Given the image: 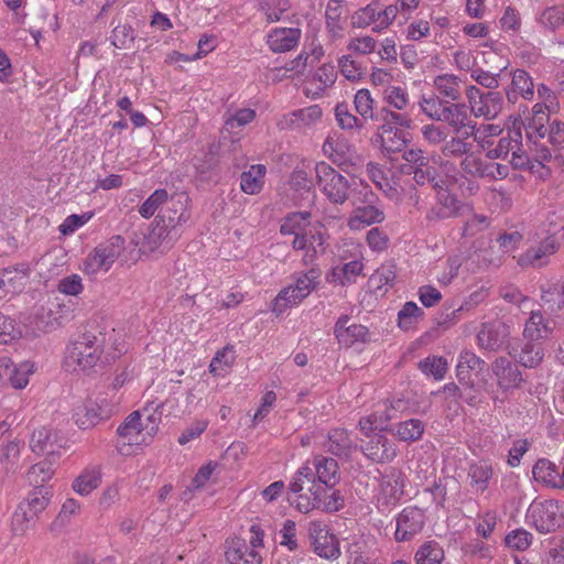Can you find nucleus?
Listing matches in <instances>:
<instances>
[{
    "label": "nucleus",
    "mask_w": 564,
    "mask_h": 564,
    "mask_svg": "<svg viewBox=\"0 0 564 564\" xmlns=\"http://www.w3.org/2000/svg\"><path fill=\"white\" fill-rule=\"evenodd\" d=\"M322 108L318 105H313L306 108L295 110L291 113V123L296 127L310 126L322 117Z\"/></svg>",
    "instance_id": "c03bdc74"
},
{
    "label": "nucleus",
    "mask_w": 564,
    "mask_h": 564,
    "mask_svg": "<svg viewBox=\"0 0 564 564\" xmlns=\"http://www.w3.org/2000/svg\"><path fill=\"white\" fill-rule=\"evenodd\" d=\"M359 427L361 433L366 437H371L373 433H381L389 430L387 423H384V419L382 415H378L377 413L370 414L368 416H364L359 420Z\"/></svg>",
    "instance_id": "864d4df0"
},
{
    "label": "nucleus",
    "mask_w": 564,
    "mask_h": 564,
    "mask_svg": "<svg viewBox=\"0 0 564 564\" xmlns=\"http://www.w3.org/2000/svg\"><path fill=\"white\" fill-rule=\"evenodd\" d=\"M70 314L69 306L55 301H48L41 305L33 317L35 328L43 333H48L61 326Z\"/></svg>",
    "instance_id": "9b49d317"
},
{
    "label": "nucleus",
    "mask_w": 564,
    "mask_h": 564,
    "mask_svg": "<svg viewBox=\"0 0 564 564\" xmlns=\"http://www.w3.org/2000/svg\"><path fill=\"white\" fill-rule=\"evenodd\" d=\"M389 432L393 433L403 442H415L420 440L424 433V423L419 419H410L389 427Z\"/></svg>",
    "instance_id": "c756f323"
},
{
    "label": "nucleus",
    "mask_w": 564,
    "mask_h": 564,
    "mask_svg": "<svg viewBox=\"0 0 564 564\" xmlns=\"http://www.w3.org/2000/svg\"><path fill=\"white\" fill-rule=\"evenodd\" d=\"M265 166L262 164L252 165L248 171L241 174L240 187L246 194H257L262 189Z\"/></svg>",
    "instance_id": "7c9ffc66"
},
{
    "label": "nucleus",
    "mask_w": 564,
    "mask_h": 564,
    "mask_svg": "<svg viewBox=\"0 0 564 564\" xmlns=\"http://www.w3.org/2000/svg\"><path fill=\"white\" fill-rule=\"evenodd\" d=\"M532 474L535 481L542 482L547 487L561 488V485H563L556 465L546 458H540L534 464Z\"/></svg>",
    "instance_id": "cd10ccee"
},
{
    "label": "nucleus",
    "mask_w": 564,
    "mask_h": 564,
    "mask_svg": "<svg viewBox=\"0 0 564 564\" xmlns=\"http://www.w3.org/2000/svg\"><path fill=\"white\" fill-rule=\"evenodd\" d=\"M235 361V351L231 346H226L218 350L209 364V372L214 376H219L220 370L231 367Z\"/></svg>",
    "instance_id": "3c124183"
},
{
    "label": "nucleus",
    "mask_w": 564,
    "mask_h": 564,
    "mask_svg": "<svg viewBox=\"0 0 564 564\" xmlns=\"http://www.w3.org/2000/svg\"><path fill=\"white\" fill-rule=\"evenodd\" d=\"M505 542L511 549L524 551L532 543V534L524 529H517L506 535Z\"/></svg>",
    "instance_id": "e2e57ef3"
},
{
    "label": "nucleus",
    "mask_w": 564,
    "mask_h": 564,
    "mask_svg": "<svg viewBox=\"0 0 564 564\" xmlns=\"http://www.w3.org/2000/svg\"><path fill=\"white\" fill-rule=\"evenodd\" d=\"M384 153H398L401 152L403 154L404 150H409L406 148L408 139L405 133L401 130H395L393 134L380 140L378 142Z\"/></svg>",
    "instance_id": "5fc2aeb1"
},
{
    "label": "nucleus",
    "mask_w": 564,
    "mask_h": 564,
    "mask_svg": "<svg viewBox=\"0 0 564 564\" xmlns=\"http://www.w3.org/2000/svg\"><path fill=\"white\" fill-rule=\"evenodd\" d=\"M419 368L424 373L432 375L434 379L441 380L447 371V361L443 357H429L420 361Z\"/></svg>",
    "instance_id": "bf43d9fd"
},
{
    "label": "nucleus",
    "mask_w": 564,
    "mask_h": 564,
    "mask_svg": "<svg viewBox=\"0 0 564 564\" xmlns=\"http://www.w3.org/2000/svg\"><path fill=\"white\" fill-rule=\"evenodd\" d=\"M373 102L368 89H359L355 95V109L364 119H375Z\"/></svg>",
    "instance_id": "4d7b16f0"
},
{
    "label": "nucleus",
    "mask_w": 564,
    "mask_h": 564,
    "mask_svg": "<svg viewBox=\"0 0 564 564\" xmlns=\"http://www.w3.org/2000/svg\"><path fill=\"white\" fill-rule=\"evenodd\" d=\"M440 121L446 122L456 134L469 138L476 133V122L470 117L469 108L465 104H446Z\"/></svg>",
    "instance_id": "9d476101"
},
{
    "label": "nucleus",
    "mask_w": 564,
    "mask_h": 564,
    "mask_svg": "<svg viewBox=\"0 0 564 564\" xmlns=\"http://www.w3.org/2000/svg\"><path fill=\"white\" fill-rule=\"evenodd\" d=\"M167 192L164 188H159L154 191L140 206L139 213L143 218H150L154 215V213L162 206H164L167 200Z\"/></svg>",
    "instance_id": "de8ad7c7"
},
{
    "label": "nucleus",
    "mask_w": 564,
    "mask_h": 564,
    "mask_svg": "<svg viewBox=\"0 0 564 564\" xmlns=\"http://www.w3.org/2000/svg\"><path fill=\"white\" fill-rule=\"evenodd\" d=\"M20 447L17 442H9L0 454V463L3 465L7 474L14 473L18 468Z\"/></svg>",
    "instance_id": "052dcab7"
},
{
    "label": "nucleus",
    "mask_w": 564,
    "mask_h": 564,
    "mask_svg": "<svg viewBox=\"0 0 564 564\" xmlns=\"http://www.w3.org/2000/svg\"><path fill=\"white\" fill-rule=\"evenodd\" d=\"M402 159L405 163L401 165V172L405 175L412 174L417 185L430 184L433 188L445 185V181L440 176L437 167L432 164L430 155L422 149L411 148L404 150Z\"/></svg>",
    "instance_id": "7ed1b4c3"
},
{
    "label": "nucleus",
    "mask_w": 564,
    "mask_h": 564,
    "mask_svg": "<svg viewBox=\"0 0 564 564\" xmlns=\"http://www.w3.org/2000/svg\"><path fill=\"white\" fill-rule=\"evenodd\" d=\"M360 194L362 195V206H357L348 219V226L352 230H360L373 224H381L386 216L382 209L375 204L378 196L372 192L369 185H360Z\"/></svg>",
    "instance_id": "0eeeda50"
},
{
    "label": "nucleus",
    "mask_w": 564,
    "mask_h": 564,
    "mask_svg": "<svg viewBox=\"0 0 564 564\" xmlns=\"http://www.w3.org/2000/svg\"><path fill=\"white\" fill-rule=\"evenodd\" d=\"M259 8L265 13L269 22H276L291 4L289 0H259Z\"/></svg>",
    "instance_id": "8fccbe9b"
},
{
    "label": "nucleus",
    "mask_w": 564,
    "mask_h": 564,
    "mask_svg": "<svg viewBox=\"0 0 564 564\" xmlns=\"http://www.w3.org/2000/svg\"><path fill=\"white\" fill-rule=\"evenodd\" d=\"M539 23L554 32L564 24V8L552 6L544 9L539 18Z\"/></svg>",
    "instance_id": "49530a36"
},
{
    "label": "nucleus",
    "mask_w": 564,
    "mask_h": 564,
    "mask_svg": "<svg viewBox=\"0 0 564 564\" xmlns=\"http://www.w3.org/2000/svg\"><path fill=\"white\" fill-rule=\"evenodd\" d=\"M24 273L18 269L7 268L0 271V297L19 291Z\"/></svg>",
    "instance_id": "a19ab883"
},
{
    "label": "nucleus",
    "mask_w": 564,
    "mask_h": 564,
    "mask_svg": "<svg viewBox=\"0 0 564 564\" xmlns=\"http://www.w3.org/2000/svg\"><path fill=\"white\" fill-rule=\"evenodd\" d=\"M380 486L383 495L390 499L399 500L403 495V481L399 474L383 477Z\"/></svg>",
    "instance_id": "680f3d73"
},
{
    "label": "nucleus",
    "mask_w": 564,
    "mask_h": 564,
    "mask_svg": "<svg viewBox=\"0 0 564 564\" xmlns=\"http://www.w3.org/2000/svg\"><path fill=\"white\" fill-rule=\"evenodd\" d=\"M468 476L470 477L471 487L477 491L484 492L494 476V469L487 462H478L470 465Z\"/></svg>",
    "instance_id": "72a5a7b5"
},
{
    "label": "nucleus",
    "mask_w": 564,
    "mask_h": 564,
    "mask_svg": "<svg viewBox=\"0 0 564 564\" xmlns=\"http://www.w3.org/2000/svg\"><path fill=\"white\" fill-rule=\"evenodd\" d=\"M459 78L455 75H438L434 79V87L444 100H458L460 98Z\"/></svg>",
    "instance_id": "c9c22d12"
},
{
    "label": "nucleus",
    "mask_w": 564,
    "mask_h": 564,
    "mask_svg": "<svg viewBox=\"0 0 564 564\" xmlns=\"http://www.w3.org/2000/svg\"><path fill=\"white\" fill-rule=\"evenodd\" d=\"M522 240L523 235L518 230L505 231L502 234H499L498 237L496 238L499 248L503 252H510L518 249Z\"/></svg>",
    "instance_id": "774afa93"
},
{
    "label": "nucleus",
    "mask_w": 564,
    "mask_h": 564,
    "mask_svg": "<svg viewBox=\"0 0 564 564\" xmlns=\"http://www.w3.org/2000/svg\"><path fill=\"white\" fill-rule=\"evenodd\" d=\"M317 185L322 193L333 204L343 205L349 196L348 180L326 162L315 165Z\"/></svg>",
    "instance_id": "20e7f679"
},
{
    "label": "nucleus",
    "mask_w": 564,
    "mask_h": 564,
    "mask_svg": "<svg viewBox=\"0 0 564 564\" xmlns=\"http://www.w3.org/2000/svg\"><path fill=\"white\" fill-rule=\"evenodd\" d=\"M180 237L177 227H170L167 224L155 219V225L149 234V240L153 245H172Z\"/></svg>",
    "instance_id": "e433bc0d"
},
{
    "label": "nucleus",
    "mask_w": 564,
    "mask_h": 564,
    "mask_svg": "<svg viewBox=\"0 0 564 564\" xmlns=\"http://www.w3.org/2000/svg\"><path fill=\"white\" fill-rule=\"evenodd\" d=\"M101 484L99 468H86L73 482V489L80 496H87Z\"/></svg>",
    "instance_id": "473e14b6"
},
{
    "label": "nucleus",
    "mask_w": 564,
    "mask_h": 564,
    "mask_svg": "<svg viewBox=\"0 0 564 564\" xmlns=\"http://www.w3.org/2000/svg\"><path fill=\"white\" fill-rule=\"evenodd\" d=\"M487 167L488 162L474 153H468L460 162L463 173L470 177L487 178Z\"/></svg>",
    "instance_id": "79ce46f5"
},
{
    "label": "nucleus",
    "mask_w": 564,
    "mask_h": 564,
    "mask_svg": "<svg viewBox=\"0 0 564 564\" xmlns=\"http://www.w3.org/2000/svg\"><path fill=\"white\" fill-rule=\"evenodd\" d=\"M425 524V514L417 507L404 508L397 518L394 539L398 542L411 540L420 533Z\"/></svg>",
    "instance_id": "4468645a"
},
{
    "label": "nucleus",
    "mask_w": 564,
    "mask_h": 564,
    "mask_svg": "<svg viewBox=\"0 0 564 564\" xmlns=\"http://www.w3.org/2000/svg\"><path fill=\"white\" fill-rule=\"evenodd\" d=\"M423 315V310L414 302H406L398 313V324L402 329L408 330Z\"/></svg>",
    "instance_id": "603ef678"
},
{
    "label": "nucleus",
    "mask_w": 564,
    "mask_h": 564,
    "mask_svg": "<svg viewBox=\"0 0 564 564\" xmlns=\"http://www.w3.org/2000/svg\"><path fill=\"white\" fill-rule=\"evenodd\" d=\"M510 326L505 322L496 319L482 323L477 334L478 346L487 351L498 352L509 349Z\"/></svg>",
    "instance_id": "6e6552de"
},
{
    "label": "nucleus",
    "mask_w": 564,
    "mask_h": 564,
    "mask_svg": "<svg viewBox=\"0 0 564 564\" xmlns=\"http://www.w3.org/2000/svg\"><path fill=\"white\" fill-rule=\"evenodd\" d=\"M350 317L348 315H341L335 326L334 335L340 345L350 347L357 341H367L369 330L366 326L360 324H350L348 322Z\"/></svg>",
    "instance_id": "aec40b11"
},
{
    "label": "nucleus",
    "mask_w": 564,
    "mask_h": 564,
    "mask_svg": "<svg viewBox=\"0 0 564 564\" xmlns=\"http://www.w3.org/2000/svg\"><path fill=\"white\" fill-rule=\"evenodd\" d=\"M123 249L124 239L119 235L111 237L104 243H99L85 259L84 271L87 274L109 271L116 260L121 256Z\"/></svg>",
    "instance_id": "39448f33"
},
{
    "label": "nucleus",
    "mask_w": 564,
    "mask_h": 564,
    "mask_svg": "<svg viewBox=\"0 0 564 564\" xmlns=\"http://www.w3.org/2000/svg\"><path fill=\"white\" fill-rule=\"evenodd\" d=\"M289 183L297 192H311L314 187L313 178L303 169H295L291 173Z\"/></svg>",
    "instance_id": "338daca9"
},
{
    "label": "nucleus",
    "mask_w": 564,
    "mask_h": 564,
    "mask_svg": "<svg viewBox=\"0 0 564 564\" xmlns=\"http://www.w3.org/2000/svg\"><path fill=\"white\" fill-rule=\"evenodd\" d=\"M308 536L314 546V552L324 558L336 560L340 555L338 539L329 532L327 525L322 521L310 523Z\"/></svg>",
    "instance_id": "1a4fd4ad"
},
{
    "label": "nucleus",
    "mask_w": 564,
    "mask_h": 564,
    "mask_svg": "<svg viewBox=\"0 0 564 564\" xmlns=\"http://www.w3.org/2000/svg\"><path fill=\"white\" fill-rule=\"evenodd\" d=\"M474 115L476 117H485L486 119L496 118L503 108V97L500 91L489 90L482 94L477 101Z\"/></svg>",
    "instance_id": "bb28decb"
},
{
    "label": "nucleus",
    "mask_w": 564,
    "mask_h": 564,
    "mask_svg": "<svg viewBox=\"0 0 564 564\" xmlns=\"http://www.w3.org/2000/svg\"><path fill=\"white\" fill-rule=\"evenodd\" d=\"M339 467L336 459L322 455L313 459V473L317 484L337 485L340 480Z\"/></svg>",
    "instance_id": "a878e982"
},
{
    "label": "nucleus",
    "mask_w": 564,
    "mask_h": 564,
    "mask_svg": "<svg viewBox=\"0 0 564 564\" xmlns=\"http://www.w3.org/2000/svg\"><path fill=\"white\" fill-rule=\"evenodd\" d=\"M315 474L310 466L301 467L290 484V490L294 494L301 492L305 487L316 485Z\"/></svg>",
    "instance_id": "13d9d810"
},
{
    "label": "nucleus",
    "mask_w": 564,
    "mask_h": 564,
    "mask_svg": "<svg viewBox=\"0 0 564 564\" xmlns=\"http://www.w3.org/2000/svg\"><path fill=\"white\" fill-rule=\"evenodd\" d=\"M397 278V267L394 262H386L378 268L369 278V283L381 290L384 285H392Z\"/></svg>",
    "instance_id": "37998d69"
},
{
    "label": "nucleus",
    "mask_w": 564,
    "mask_h": 564,
    "mask_svg": "<svg viewBox=\"0 0 564 564\" xmlns=\"http://www.w3.org/2000/svg\"><path fill=\"white\" fill-rule=\"evenodd\" d=\"M52 490L46 486L34 487L17 507L11 528L14 535L23 536L33 529L41 514L47 508L52 499Z\"/></svg>",
    "instance_id": "f03ea898"
},
{
    "label": "nucleus",
    "mask_w": 564,
    "mask_h": 564,
    "mask_svg": "<svg viewBox=\"0 0 564 564\" xmlns=\"http://www.w3.org/2000/svg\"><path fill=\"white\" fill-rule=\"evenodd\" d=\"M53 462H55V459L47 457L34 464L28 473L30 484L34 485V487L45 486V482H47L54 474Z\"/></svg>",
    "instance_id": "ea45409f"
},
{
    "label": "nucleus",
    "mask_w": 564,
    "mask_h": 564,
    "mask_svg": "<svg viewBox=\"0 0 564 564\" xmlns=\"http://www.w3.org/2000/svg\"><path fill=\"white\" fill-rule=\"evenodd\" d=\"M546 123H550L549 112H541L540 115L531 113L530 117L525 118L523 126L528 139H544L547 132Z\"/></svg>",
    "instance_id": "58836bf2"
},
{
    "label": "nucleus",
    "mask_w": 564,
    "mask_h": 564,
    "mask_svg": "<svg viewBox=\"0 0 564 564\" xmlns=\"http://www.w3.org/2000/svg\"><path fill=\"white\" fill-rule=\"evenodd\" d=\"M187 202L188 196L184 193L175 194L171 197L167 196V200L160 209L155 219L167 224L170 227L178 228L180 225L186 223L189 218Z\"/></svg>",
    "instance_id": "2eb2a0df"
},
{
    "label": "nucleus",
    "mask_w": 564,
    "mask_h": 564,
    "mask_svg": "<svg viewBox=\"0 0 564 564\" xmlns=\"http://www.w3.org/2000/svg\"><path fill=\"white\" fill-rule=\"evenodd\" d=\"M301 37V30L297 28L274 29L268 35V45L274 53H283L293 50Z\"/></svg>",
    "instance_id": "b1692460"
},
{
    "label": "nucleus",
    "mask_w": 564,
    "mask_h": 564,
    "mask_svg": "<svg viewBox=\"0 0 564 564\" xmlns=\"http://www.w3.org/2000/svg\"><path fill=\"white\" fill-rule=\"evenodd\" d=\"M560 243L553 237H546L538 246L530 247L518 258L521 268L541 269L550 263V257L557 252Z\"/></svg>",
    "instance_id": "ddd939ff"
},
{
    "label": "nucleus",
    "mask_w": 564,
    "mask_h": 564,
    "mask_svg": "<svg viewBox=\"0 0 564 564\" xmlns=\"http://www.w3.org/2000/svg\"><path fill=\"white\" fill-rule=\"evenodd\" d=\"M335 118L338 126L344 130L362 129L360 119L352 115L347 102H339L335 107Z\"/></svg>",
    "instance_id": "a18cd8bd"
},
{
    "label": "nucleus",
    "mask_w": 564,
    "mask_h": 564,
    "mask_svg": "<svg viewBox=\"0 0 564 564\" xmlns=\"http://www.w3.org/2000/svg\"><path fill=\"white\" fill-rule=\"evenodd\" d=\"M74 416L76 424L80 429L86 430L108 419L110 416V410L89 400L77 409Z\"/></svg>",
    "instance_id": "393cba45"
},
{
    "label": "nucleus",
    "mask_w": 564,
    "mask_h": 564,
    "mask_svg": "<svg viewBox=\"0 0 564 564\" xmlns=\"http://www.w3.org/2000/svg\"><path fill=\"white\" fill-rule=\"evenodd\" d=\"M446 104H448V100L441 99L438 96H432L430 98L423 96L420 101V107L423 113L429 118L440 121Z\"/></svg>",
    "instance_id": "6e6d98bb"
},
{
    "label": "nucleus",
    "mask_w": 564,
    "mask_h": 564,
    "mask_svg": "<svg viewBox=\"0 0 564 564\" xmlns=\"http://www.w3.org/2000/svg\"><path fill=\"white\" fill-rule=\"evenodd\" d=\"M227 543L225 555L229 564H261V555L257 550L251 549L246 540L234 538Z\"/></svg>",
    "instance_id": "412c9836"
},
{
    "label": "nucleus",
    "mask_w": 564,
    "mask_h": 564,
    "mask_svg": "<svg viewBox=\"0 0 564 564\" xmlns=\"http://www.w3.org/2000/svg\"><path fill=\"white\" fill-rule=\"evenodd\" d=\"M324 447L329 454L347 460L352 452L358 449V444L351 438L347 430L333 429L328 433Z\"/></svg>",
    "instance_id": "6ab92c4d"
},
{
    "label": "nucleus",
    "mask_w": 564,
    "mask_h": 564,
    "mask_svg": "<svg viewBox=\"0 0 564 564\" xmlns=\"http://www.w3.org/2000/svg\"><path fill=\"white\" fill-rule=\"evenodd\" d=\"M552 332L549 322L543 317L540 311H533L530 314L523 329V336L527 339L546 338Z\"/></svg>",
    "instance_id": "c85d7f7f"
},
{
    "label": "nucleus",
    "mask_w": 564,
    "mask_h": 564,
    "mask_svg": "<svg viewBox=\"0 0 564 564\" xmlns=\"http://www.w3.org/2000/svg\"><path fill=\"white\" fill-rule=\"evenodd\" d=\"M140 420V413L134 411L126 417L124 422L117 430L118 435L127 438L129 445L139 444L138 438L142 432Z\"/></svg>",
    "instance_id": "4c0bfd02"
},
{
    "label": "nucleus",
    "mask_w": 564,
    "mask_h": 564,
    "mask_svg": "<svg viewBox=\"0 0 564 564\" xmlns=\"http://www.w3.org/2000/svg\"><path fill=\"white\" fill-rule=\"evenodd\" d=\"M513 359L525 368H536L544 358L543 345L538 339H528L520 350L514 348L508 350Z\"/></svg>",
    "instance_id": "5701e85b"
},
{
    "label": "nucleus",
    "mask_w": 564,
    "mask_h": 564,
    "mask_svg": "<svg viewBox=\"0 0 564 564\" xmlns=\"http://www.w3.org/2000/svg\"><path fill=\"white\" fill-rule=\"evenodd\" d=\"M108 335L106 327L89 323L85 332L68 345L66 364L76 365L84 371L94 368L100 359Z\"/></svg>",
    "instance_id": "f257e3e1"
},
{
    "label": "nucleus",
    "mask_w": 564,
    "mask_h": 564,
    "mask_svg": "<svg viewBox=\"0 0 564 564\" xmlns=\"http://www.w3.org/2000/svg\"><path fill=\"white\" fill-rule=\"evenodd\" d=\"M527 518L540 533L554 532L564 524V516L554 500L533 502L528 510Z\"/></svg>",
    "instance_id": "423d86ee"
},
{
    "label": "nucleus",
    "mask_w": 564,
    "mask_h": 564,
    "mask_svg": "<svg viewBox=\"0 0 564 564\" xmlns=\"http://www.w3.org/2000/svg\"><path fill=\"white\" fill-rule=\"evenodd\" d=\"M541 290V301L544 305H549L553 308L555 304L554 295H558L561 301L557 304V307H564V280L557 282H547L540 286Z\"/></svg>",
    "instance_id": "09e8293b"
},
{
    "label": "nucleus",
    "mask_w": 564,
    "mask_h": 564,
    "mask_svg": "<svg viewBox=\"0 0 564 564\" xmlns=\"http://www.w3.org/2000/svg\"><path fill=\"white\" fill-rule=\"evenodd\" d=\"M492 373L497 378V384L502 391L518 389L524 382L518 365L507 357H498L491 365Z\"/></svg>",
    "instance_id": "dca6fc26"
},
{
    "label": "nucleus",
    "mask_w": 564,
    "mask_h": 564,
    "mask_svg": "<svg viewBox=\"0 0 564 564\" xmlns=\"http://www.w3.org/2000/svg\"><path fill=\"white\" fill-rule=\"evenodd\" d=\"M444 558V550L435 540L424 542L414 554L416 564H442Z\"/></svg>",
    "instance_id": "2f4dec72"
},
{
    "label": "nucleus",
    "mask_w": 564,
    "mask_h": 564,
    "mask_svg": "<svg viewBox=\"0 0 564 564\" xmlns=\"http://www.w3.org/2000/svg\"><path fill=\"white\" fill-rule=\"evenodd\" d=\"M306 296L295 289L293 285H289L282 289L272 302V311L280 315L285 310L293 305L301 303Z\"/></svg>",
    "instance_id": "f704fd0d"
},
{
    "label": "nucleus",
    "mask_w": 564,
    "mask_h": 564,
    "mask_svg": "<svg viewBox=\"0 0 564 564\" xmlns=\"http://www.w3.org/2000/svg\"><path fill=\"white\" fill-rule=\"evenodd\" d=\"M62 442L63 438L58 436L56 431L42 426L33 431L30 447L36 455H46L48 458L55 459L63 446Z\"/></svg>",
    "instance_id": "f3484780"
},
{
    "label": "nucleus",
    "mask_w": 564,
    "mask_h": 564,
    "mask_svg": "<svg viewBox=\"0 0 564 564\" xmlns=\"http://www.w3.org/2000/svg\"><path fill=\"white\" fill-rule=\"evenodd\" d=\"M369 441L358 445V449L373 463L386 464L391 463L398 455L395 443L388 438L384 434L373 433Z\"/></svg>",
    "instance_id": "f8f14e48"
},
{
    "label": "nucleus",
    "mask_w": 564,
    "mask_h": 564,
    "mask_svg": "<svg viewBox=\"0 0 564 564\" xmlns=\"http://www.w3.org/2000/svg\"><path fill=\"white\" fill-rule=\"evenodd\" d=\"M338 65H339L340 73L348 80H351V82L359 80L364 75L360 64L357 61L351 59L349 55L341 56L338 61Z\"/></svg>",
    "instance_id": "69168bd1"
},
{
    "label": "nucleus",
    "mask_w": 564,
    "mask_h": 564,
    "mask_svg": "<svg viewBox=\"0 0 564 564\" xmlns=\"http://www.w3.org/2000/svg\"><path fill=\"white\" fill-rule=\"evenodd\" d=\"M534 84L532 77L524 69H516L512 73V80L508 88H506V97L508 102L516 104L519 97L525 100L533 99Z\"/></svg>",
    "instance_id": "4be33fe9"
},
{
    "label": "nucleus",
    "mask_w": 564,
    "mask_h": 564,
    "mask_svg": "<svg viewBox=\"0 0 564 564\" xmlns=\"http://www.w3.org/2000/svg\"><path fill=\"white\" fill-rule=\"evenodd\" d=\"M458 135L459 137H453L443 147V154L445 156L457 158L462 155H467L469 153L470 149L473 148V144L465 141L467 138H464L460 134Z\"/></svg>",
    "instance_id": "0e129e2a"
},
{
    "label": "nucleus",
    "mask_w": 564,
    "mask_h": 564,
    "mask_svg": "<svg viewBox=\"0 0 564 564\" xmlns=\"http://www.w3.org/2000/svg\"><path fill=\"white\" fill-rule=\"evenodd\" d=\"M336 485L316 484L308 487L313 500L317 503V509L328 513L341 510L345 506V498L340 490L335 489Z\"/></svg>",
    "instance_id": "a211bd4d"
}]
</instances>
